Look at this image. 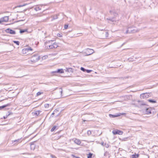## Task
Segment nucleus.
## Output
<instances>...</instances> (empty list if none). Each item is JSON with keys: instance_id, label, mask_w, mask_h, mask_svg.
Listing matches in <instances>:
<instances>
[{"instance_id": "f257e3e1", "label": "nucleus", "mask_w": 158, "mask_h": 158, "mask_svg": "<svg viewBox=\"0 0 158 158\" xmlns=\"http://www.w3.org/2000/svg\"><path fill=\"white\" fill-rule=\"evenodd\" d=\"M139 31V30L137 29L135 27H129L127 28L126 31L125 32V33L126 34L134 33L136 32Z\"/></svg>"}, {"instance_id": "f03ea898", "label": "nucleus", "mask_w": 158, "mask_h": 158, "mask_svg": "<svg viewBox=\"0 0 158 158\" xmlns=\"http://www.w3.org/2000/svg\"><path fill=\"white\" fill-rule=\"evenodd\" d=\"M40 59V56L38 55L32 56L31 58V61L33 62H35Z\"/></svg>"}, {"instance_id": "7ed1b4c3", "label": "nucleus", "mask_w": 158, "mask_h": 158, "mask_svg": "<svg viewBox=\"0 0 158 158\" xmlns=\"http://www.w3.org/2000/svg\"><path fill=\"white\" fill-rule=\"evenodd\" d=\"M57 47L58 45L57 43L54 42V44L51 45H49L48 46H45V48L47 49H49L56 48Z\"/></svg>"}, {"instance_id": "20e7f679", "label": "nucleus", "mask_w": 158, "mask_h": 158, "mask_svg": "<svg viewBox=\"0 0 158 158\" xmlns=\"http://www.w3.org/2000/svg\"><path fill=\"white\" fill-rule=\"evenodd\" d=\"M94 52V50L91 49H87L85 52L87 56L90 55Z\"/></svg>"}, {"instance_id": "39448f33", "label": "nucleus", "mask_w": 158, "mask_h": 158, "mask_svg": "<svg viewBox=\"0 0 158 158\" xmlns=\"http://www.w3.org/2000/svg\"><path fill=\"white\" fill-rule=\"evenodd\" d=\"M6 31L7 33H9L10 34H15L16 33L15 31L10 28H7L6 29Z\"/></svg>"}, {"instance_id": "423d86ee", "label": "nucleus", "mask_w": 158, "mask_h": 158, "mask_svg": "<svg viewBox=\"0 0 158 158\" xmlns=\"http://www.w3.org/2000/svg\"><path fill=\"white\" fill-rule=\"evenodd\" d=\"M54 41L53 40H49L45 43V46H48L49 45H51L54 44Z\"/></svg>"}, {"instance_id": "0eeeda50", "label": "nucleus", "mask_w": 158, "mask_h": 158, "mask_svg": "<svg viewBox=\"0 0 158 158\" xmlns=\"http://www.w3.org/2000/svg\"><path fill=\"white\" fill-rule=\"evenodd\" d=\"M112 133L114 135L119 134L121 135L123 134V132L119 130H114L113 131Z\"/></svg>"}, {"instance_id": "6e6552de", "label": "nucleus", "mask_w": 158, "mask_h": 158, "mask_svg": "<svg viewBox=\"0 0 158 158\" xmlns=\"http://www.w3.org/2000/svg\"><path fill=\"white\" fill-rule=\"evenodd\" d=\"M64 72L63 69H59L56 71H53L52 72V73H62Z\"/></svg>"}, {"instance_id": "1a4fd4ad", "label": "nucleus", "mask_w": 158, "mask_h": 158, "mask_svg": "<svg viewBox=\"0 0 158 158\" xmlns=\"http://www.w3.org/2000/svg\"><path fill=\"white\" fill-rule=\"evenodd\" d=\"M43 5H36L34 7V9L36 11L39 10L41 9V7Z\"/></svg>"}, {"instance_id": "9d476101", "label": "nucleus", "mask_w": 158, "mask_h": 158, "mask_svg": "<svg viewBox=\"0 0 158 158\" xmlns=\"http://www.w3.org/2000/svg\"><path fill=\"white\" fill-rule=\"evenodd\" d=\"M149 93H145L141 94L140 95V97L143 98H148L149 97Z\"/></svg>"}, {"instance_id": "9b49d317", "label": "nucleus", "mask_w": 158, "mask_h": 158, "mask_svg": "<svg viewBox=\"0 0 158 158\" xmlns=\"http://www.w3.org/2000/svg\"><path fill=\"white\" fill-rule=\"evenodd\" d=\"M116 16L118 15L117 14H116ZM119 19V18H117V17H116L115 18H113L110 19V22H115V23H114L113 24H115V23L116 21H118Z\"/></svg>"}, {"instance_id": "f8f14e48", "label": "nucleus", "mask_w": 158, "mask_h": 158, "mask_svg": "<svg viewBox=\"0 0 158 158\" xmlns=\"http://www.w3.org/2000/svg\"><path fill=\"white\" fill-rule=\"evenodd\" d=\"M1 19L2 20V22H7L8 21V20H9V17L8 16H5L3 18H1Z\"/></svg>"}, {"instance_id": "ddd939ff", "label": "nucleus", "mask_w": 158, "mask_h": 158, "mask_svg": "<svg viewBox=\"0 0 158 158\" xmlns=\"http://www.w3.org/2000/svg\"><path fill=\"white\" fill-rule=\"evenodd\" d=\"M73 140L76 144L77 145H80L81 144V142L80 140L76 139H74Z\"/></svg>"}, {"instance_id": "4468645a", "label": "nucleus", "mask_w": 158, "mask_h": 158, "mask_svg": "<svg viewBox=\"0 0 158 158\" xmlns=\"http://www.w3.org/2000/svg\"><path fill=\"white\" fill-rule=\"evenodd\" d=\"M109 116L110 118H115L116 117H118L120 116V114H117L115 115H113L112 114H109Z\"/></svg>"}, {"instance_id": "2eb2a0df", "label": "nucleus", "mask_w": 158, "mask_h": 158, "mask_svg": "<svg viewBox=\"0 0 158 158\" xmlns=\"http://www.w3.org/2000/svg\"><path fill=\"white\" fill-rule=\"evenodd\" d=\"M35 145L34 143H31V150H34L35 149Z\"/></svg>"}, {"instance_id": "dca6fc26", "label": "nucleus", "mask_w": 158, "mask_h": 158, "mask_svg": "<svg viewBox=\"0 0 158 158\" xmlns=\"http://www.w3.org/2000/svg\"><path fill=\"white\" fill-rule=\"evenodd\" d=\"M40 111L39 110L35 111L34 112L32 113V114L33 115H38L40 114Z\"/></svg>"}, {"instance_id": "f3484780", "label": "nucleus", "mask_w": 158, "mask_h": 158, "mask_svg": "<svg viewBox=\"0 0 158 158\" xmlns=\"http://www.w3.org/2000/svg\"><path fill=\"white\" fill-rule=\"evenodd\" d=\"M66 71H67L68 72H73V69L72 68H66Z\"/></svg>"}, {"instance_id": "a211bd4d", "label": "nucleus", "mask_w": 158, "mask_h": 158, "mask_svg": "<svg viewBox=\"0 0 158 158\" xmlns=\"http://www.w3.org/2000/svg\"><path fill=\"white\" fill-rule=\"evenodd\" d=\"M146 114H149L151 113V109L150 108L147 109L146 110Z\"/></svg>"}, {"instance_id": "6ab92c4d", "label": "nucleus", "mask_w": 158, "mask_h": 158, "mask_svg": "<svg viewBox=\"0 0 158 158\" xmlns=\"http://www.w3.org/2000/svg\"><path fill=\"white\" fill-rule=\"evenodd\" d=\"M28 49H26V48H24L22 50V53L23 54H26L27 53V50Z\"/></svg>"}, {"instance_id": "aec40b11", "label": "nucleus", "mask_w": 158, "mask_h": 158, "mask_svg": "<svg viewBox=\"0 0 158 158\" xmlns=\"http://www.w3.org/2000/svg\"><path fill=\"white\" fill-rule=\"evenodd\" d=\"M9 106V104H7L6 105H3L2 106H0V110H1V109L4 108L6 107V106Z\"/></svg>"}, {"instance_id": "412c9836", "label": "nucleus", "mask_w": 158, "mask_h": 158, "mask_svg": "<svg viewBox=\"0 0 158 158\" xmlns=\"http://www.w3.org/2000/svg\"><path fill=\"white\" fill-rule=\"evenodd\" d=\"M139 154L137 155H133L132 156L131 158H137L139 157Z\"/></svg>"}, {"instance_id": "4be33fe9", "label": "nucleus", "mask_w": 158, "mask_h": 158, "mask_svg": "<svg viewBox=\"0 0 158 158\" xmlns=\"http://www.w3.org/2000/svg\"><path fill=\"white\" fill-rule=\"evenodd\" d=\"M27 31V30L25 29V30H21L20 31V33L21 34L23 33L24 32H25Z\"/></svg>"}, {"instance_id": "5701e85b", "label": "nucleus", "mask_w": 158, "mask_h": 158, "mask_svg": "<svg viewBox=\"0 0 158 158\" xmlns=\"http://www.w3.org/2000/svg\"><path fill=\"white\" fill-rule=\"evenodd\" d=\"M148 101L152 103H155L156 102V101L152 100V99H149L148 100Z\"/></svg>"}, {"instance_id": "b1692460", "label": "nucleus", "mask_w": 158, "mask_h": 158, "mask_svg": "<svg viewBox=\"0 0 158 158\" xmlns=\"http://www.w3.org/2000/svg\"><path fill=\"white\" fill-rule=\"evenodd\" d=\"M93 154L91 153H89L87 156L88 158H92Z\"/></svg>"}, {"instance_id": "393cba45", "label": "nucleus", "mask_w": 158, "mask_h": 158, "mask_svg": "<svg viewBox=\"0 0 158 158\" xmlns=\"http://www.w3.org/2000/svg\"><path fill=\"white\" fill-rule=\"evenodd\" d=\"M13 42L14 43H15L16 44H17V45H19V41H13Z\"/></svg>"}, {"instance_id": "a878e982", "label": "nucleus", "mask_w": 158, "mask_h": 158, "mask_svg": "<svg viewBox=\"0 0 158 158\" xmlns=\"http://www.w3.org/2000/svg\"><path fill=\"white\" fill-rule=\"evenodd\" d=\"M56 126H54L51 129V131H53L56 128Z\"/></svg>"}, {"instance_id": "bb28decb", "label": "nucleus", "mask_w": 158, "mask_h": 158, "mask_svg": "<svg viewBox=\"0 0 158 158\" xmlns=\"http://www.w3.org/2000/svg\"><path fill=\"white\" fill-rule=\"evenodd\" d=\"M20 140L19 139H16V140L12 141V142H13V143L15 142H16L17 143H19V142Z\"/></svg>"}, {"instance_id": "cd10ccee", "label": "nucleus", "mask_w": 158, "mask_h": 158, "mask_svg": "<svg viewBox=\"0 0 158 158\" xmlns=\"http://www.w3.org/2000/svg\"><path fill=\"white\" fill-rule=\"evenodd\" d=\"M87 135H90L91 134V132L90 131H88L87 132Z\"/></svg>"}, {"instance_id": "c85d7f7f", "label": "nucleus", "mask_w": 158, "mask_h": 158, "mask_svg": "<svg viewBox=\"0 0 158 158\" xmlns=\"http://www.w3.org/2000/svg\"><path fill=\"white\" fill-rule=\"evenodd\" d=\"M43 93H41L40 92H38L37 94H36V96H39L40 95L42 94Z\"/></svg>"}, {"instance_id": "c756f323", "label": "nucleus", "mask_w": 158, "mask_h": 158, "mask_svg": "<svg viewBox=\"0 0 158 158\" xmlns=\"http://www.w3.org/2000/svg\"><path fill=\"white\" fill-rule=\"evenodd\" d=\"M104 146L106 148H108L109 146V145L106 143H105Z\"/></svg>"}, {"instance_id": "7c9ffc66", "label": "nucleus", "mask_w": 158, "mask_h": 158, "mask_svg": "<svg viewBox=\"0 0 158 158\" xmlns=\"http://www.w3.org/2000/svg\"><path fill=\"white\" fill-rule=\"evenodd\" d=\"M81 70L83 72H85L86 70V69H85L84 68L82 67H81Z\"/></svg>"}, {"instance_id": "2f4dec72", "label": "nucleus", "mask_w": 158, "mask_h": 158, "mask_svg": "<svg viewBox=\"0 0 158 158\" xmlns=\"http://www.w3.org/2000/svg\"><path fill=\"white\" fill-rule=\"evenodd\" d=\"M49 105L48 104H46L44 105V107L46 108H48L49 107Z\"/></svg>"}, {"instance_id": "473e14b6", "label": "nucleus", "mask_w": 158, "mask_h": 158, "mask_svg": "<svg viewBox=\"0 0 158 158\" xmlns=\"http://www.w3.org/2000/svg\"><path fill=\"white\" fill-rule=\"evenodd\" d=\"M68 27V25L67 24H65L64 26V28L65 29H67Z\"/></svg>"}, {"instance_id": "72a5a7b5", "label": "nucleus", "mask_w": 158, "mask_h": 158, "mask_svg": "<svg viewBox=\"0 0 158 158\" xmlns=\"http://www.w3.org/2000/svg\"><path fill=\"white\" fill-rule=\"evenodd\" d=\"M105 34L106 35V37H108V32H106L105 33Z\"/></svg>"}, {"instance_id": "f704fd0d", "label": "nucleus", "mask_w": 158, "mask_h": 158, "mask_svg": "<svg viewBox=\"0 0 158 158\" xmlns=\"http://www.w3.org/2000/svg\"><path fill=\"white\" fill-rule=\"evenodd\" d=\"M51 156L52 158H57L55 156L52 155H51Z\"/></svg>"}, {"instance_id": "c9c22d12", "label": "nucleus", "mask_w": 158, "mask_h": 158, "mask_svg": "<svg viewBox=\"0 0 158 158\" xmlns=\"http://www.w3.org/2000/svg\"><path fill=\"white\" fill-rule=\"evenodd\" d=\"M86 71L87 73H90L91 71V70H86Z\"/></svg>"}, {"instance_id": "e433bc0d", "label": "nucleus", "mask_w": 158, "mask_h": 158, "mask_svg": "<svg viewBox=\"0 0 158 158\" xmlns=\"http://www.w3.org/2000/svg\"><path fill=\"white\" fill-rule=\"evenodd\" d=\"M57 36L60 37H61L62 36V35L60 34H57Z\"/></svg>"}, {"instance_id": "4c0bfd02", "label": "nucleus", "mask_w": 158, "mask_h": 158, "mask_svg": "<svg viewBox=\"0 0 158 158\" xmlns=\"http://www.w3.org/2000/svg\"><path fill=\"white\" fill-rule=\"evenodd\" d=\"M26 49H28L27 50V52H28L29 50H32V49L31 48H26Z\"/></svg>"}, {"instance_id": "58836bf2", "label": "nucleus", "mask_w": 158, "mask_h": 158, "mask_svg": "<svg viewBox=\"0 0 158 158\" xmlns=\"http://www.w3.org/2000/svg\"><path fill=\"white\" fill-rule=\"evenodd\" d=\"M61 137V136H58L56 138V139H59L60 137Z\"/></svg>"}, {"instance_id": "ea45409f", "label": "nucleus", "mask_w": 158, "mask_h": 158, "mask_svg": "<svg viewBox=\"0 0 158 158\" xmlns=\"http://www.w3.org/2000/svg\"><path fill=\"white\" fill-rule=\"evenodd\" d=\"M101 144L103 146H104V143L103 142L101 143Z\"/></svg>"}, {"instance_id": "a19ab883", "label": "nucleus", "mask_w": 158, "mask_h": 158, "mask_svg": "<svg viewBox=\"0 0 158 158\" xmlns=\"http://www.w3.org/2000/svg\"><path fill=\"white\" fill-rule=\"evenodd\" d=\"M60 89L61 90L60 91V93H61V94L62 92V89L61 88H60Z\"/></svg>"}, {"instance_id": "79ce46f5", "label": "nucleus", "mask_w": 158, "mask_h": 158, "mask_svg": "<svg viewBox=\"0 0 158 158\" xmlns=\"http://www.w3.org/2000/svg\"><path fill=\"white\" fill-rule=\"evenodd\" d=\"M124 78L125 77H120L119 78V79H124Z\"/></svg>"}, {"instance_id": "37998d69", "label": "nucleus", "mask_w": 158, "mask_h": 158, "mask_svg": "<svg viewBox=\"0 0 158 158\" xmlns=\"http://www.w3.org/2000/svg\"><path fill=\"white\" fill-rule=\"evenodd\" d=\"M2 20L1 19H1H0V23H2Z\"/></svg>"}, {"instance_id": "c03bdc74", "label": "nucleus", "mask_w": 158, "mask_h": 158, "mask_svg": "<svg viewBox=\"0 0 158 158\" xmlns=\"http://www.w3.org/2000/svg\"><path fill=\"white\" fill-rule=\"evenodd\" d=\"M57 18H58V17H57V16L56 15V17H55V18H53V19H57Z\"/></svg>"}, {"instance_id": "a18cd8bd", "label": "nucleus", "mask_w": 158, "mask_h": 158, "mask_svg": "<svg viewBox=\"0 0 158 158\" xmlns=\"http://www.w3.org/2000/svg\"><path fill=\"white\" fill-rule=\"evenodd\" d=\"M26 4H24V5H21V6H19V7H22V6H25V5H26Z\"/></svg>"}, {"instance_id": "49530a36", "label": "nucleus", "mask_w": 158, "mask_h": 158, "mask_svg": "<svg viewBox=\"0 0 158 158\" xmlns=\"http://www.w3.org/2000/svg\"><path fill=\"white\" fill-rule=\"evenodd\" d=\"M56 111H54V112L52 113V114H55V112H56Z\"/></svg>"}, {"instance_id": "de8ad7c7", "label": "nucleus", "mask_w": 158, "mask_h": 158, "mask_svg": "<svg viewBox=\"0 0 158 158\" xmlns=\"http://www.w3.org/2000/svg\"><path fill=\"white\" fill-rule=\"evenodd\" d=\"M115 41H112V42H110V43L109 44H111V43H112L113 42H114Z\"/></svg>"}, {"instance_id": "09e8293b", "label": "nucleus", "mask_w": 158, "mask_h": 158, "mask_svg": "<svg viewBox=\"0 0 158 158\" xmlns=\"http://www.w3.org/2000/svg\"><path fill=\"white\" fill-rule=\"evenodd\" d=\"M4 119H5L6 118V117H4Z\"/></svg>"}, {"instance_id": "8fccbe9b", "label": "nucleus", "mask_w": 158, "mask_h": 158, "mask_svg": "<svg viewBox=\"0 0 158 158\" xmlns=\"http://www.w3.org/2000/svg\"><path fill=\"white\" fill-rule=\"evenodd\" d=\"M125 114L123 113V114Z\"/></svg>"}, {"instance_id": "3c124183", "label": "nucleus", "mask_w": 158, "mask_h": 158, "mask_svg": "<svg viewBox=\"0 0 158 158\" xmlns=\"http://www.w3.org/2000/svg\"><path fill=\"white\" fill-rule=\"evenodd\" d=\"M109 23H111V22H109Z\"/></svg>"}]
</instances>
